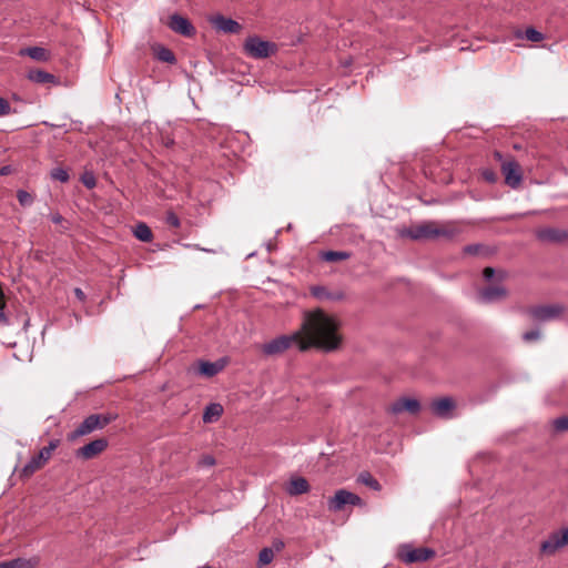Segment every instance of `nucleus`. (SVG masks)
I'll use <instances>...</instances> for the list:
<instances>
[{
  "mask_svg": "<svg viewBox=\"0 0 568 568\" xmlns=\"http://www.w3.org/2000/svg\"><path fill=\"white\" fill-rule=\"evenodd\" d=\"M52 453L49 452L45 447L41 448L38 456V459L40 462H43L44 464L51 458Z\"/></svg>",
  "mask_w": 568,
  "mask_h": 568,
  "instance_id": "79ce46f5",
  "label": "nucleus"
},
{
  "mask_svg": "<svg viewBox=\"0 0 568 568\" xmlns=\"http://www.w3.org/2000/svg\"><path fill=\"white\" fill-rule=\"evenodd\" d=\"M44 125H48V126H51V128H62L63 125H60V124H52V123H49V122H44Z\"/></svg>",
  "mask_w": 568,
  "mask_h": 568,
  "instance_id": "864d4df0",
  "label": "nucleus"
},
{
  "mask_svg": "<svg viewBox=\"0 0 568 568\" xmlns=\"http://www.w3.org/2000/svg\"><path fill=\"white\" fill-rule=\"evenodd\" d=\"M419 408L420 404L417 399L403 397L392 404L390 412L394 414H399L404 410H407L412 414H416L418 413Z\"/></svg>",
  "mask_w": 568,
  "mask_h": 568,
  "instance_id": "2eb2a0df",
  "label": "nucleus"
},
{
  "mask_svg": "<svg viewBox=\"0 0 568 568\" xmlns=\"http://www.w3.org/2000/svg\"><path fill=\"white\" fill-rule=\"evenodd\" d=\"M43 465H44V463L40 462L38 459V456L36 455L23 466V468L21 470V476L30 477L38 469H40Z\"/></svg>",
  "mask_w": 568,
  "mask_h": 568,
  "instance_id": "a878e982",
  "label": "nucleus"
},
{
  "mask_svg": "<svg viewBox=\"0 0 568 568\" xmlns=\"http://www.w3.org/2000/svg\"><path fill=\"white\" fill-rule=\"evenodd\" d=\"M274 558L273 548L265 547L258 554V565L265 566L268 565Z\"/></svg>",
  "mask_w": 568,
  "mask_h": 568,
  "instance_id": "2f4dec72",
  "label": "nucleus"
},
{
  "mask_svg": "<svg viewBox=\"0 0 568 568\" xmlns=\"http://www.w3.org/2000/svg\"><path fill=\"white\" fill-rule=\"evenodd\" d=\"M74 295L77 296V298H78L79 301H84V300H85V294H84V292H83L81 288H79V287H75V288H74Z\"/></svg>",
  "mask_w": 568,
  "mask_h": 568,
  "instance_id": "8fccbe9b",
  "label": "nucleus"
},
{
  "mask_svg": "<svg viewBox=\"0 0 568 568\" xmlns=\"http://www.w3.org/2000/svg\"><path fill=\"white\" fill-rule=\"evenodd\" d=\"M223 413V407L220 404L213 403L205 407V410L203 413V422L204 423H212L220 418V416Z\"/></svg>",
  "mask_w": 568,
  "mask_h": 568,
  "instance_id": "b1692460",
  "label": "nucleus"
},
{
  "mask_svg": "<svg viewBox=\"0 0 568 568\" xmlns=\"http://www.w3.org/2000/svg\"><path fill=\"white\" fill-rule=\"evenodd\" d=\"M243 49L246 55L253 59H265L274 54L277 47L271 41L262 40L257 36H252L245 40Z\"/></svg>",
  "mask_w": 568,
  "mask_h": 568,
  "instance_id": "20e7f679",
  "label": "nucleus"
},
{
  "mask_svg": "<svg viewBox=\"0 0 568 568\" xmlns=\"http://www.w3.org/2000/svg\"><path fill=\"white\" fill-rule=\"evenodd\" d=\"M560 532H561V540H564V545L568 546V528L560 530Z\"/></svg>",
  "mask_w": 568,
  "mask_h": 568,
  "instance_id": "603ef678",
  "label": "nucleus"
},
{
  "mask_svg": "<svg viewBox=\"0 0 568 568\" xmlns=\"http://www.w3.org/2000/svg\"><path fill=\"white\" fill-rule=\"evenodd\" d=\"M197 464L200 467H212L215 465V458L212 455H205Z\"/></svg>",
  "mask_w": 568,
  "mask_h": 568,
  "instance_id": "ea45409f",
  "label": "nucleus"
},
{
  "mask_svg": "<svg viewBox=\"0 0 568 568\" xmlns=\"http://www.w3.org/2000/svg\"><path fill=\"white\" fill-rule=\"evenodd\" d=\"M195 248L197 250H201V247L199 245H193ZM202 251L204 252H212L211 250H207V248H202Z\"/></svg>",
  "mask_w": 568,
  "mask_h": 568,
  "instance_id": "5fc2aeb1",
  "label": "nucleus"
},
{
  "mask_svg": "<svg viewBox=\"0 0 568 568\" xmlns=\"http://www.w3.org/2000/svg\"><path fill=\"white\" fill-rule=\"evenodd\" d=\"M11 172H12L11 165H3L2 168H0L1 176L9 175V174H11Z\"/></svg>",
  "mask_w": 568,
  "mask_h": 568,
  "instance_id": "09e8293b",
  "label": "nucleus"
},
{
  "mask_svg": "<svg viewBox=\"0 0 568 568\" xmlns=\"http://www.w3.org/2000/svg\"><path fill=\"white\" fill-rule=\"evenodd\" d=\"M106 447L108 440L105 438H98L80 447L75 452V456L83 460H89L100 455Z\"/></svg>",
  "mask_w": 568,
  "mask_h": 568,
  "instance_id": "9d476101",
  "label": "nucleus"
},
{
  "mask_svg": "<svg viewBox=\"0 0 568 568\" xmlns=\"http://www.w3.org/2000/svg\"><path fill=\"white\" fill-rule=\"evenodd\" d=\"M51 220L54 224H60L63 221V216L60 213H54L51 215Z\"/></svg>",
  "mask_w": 568,
  "mask_h": 568,
  "instance_id": "3c124183",
  "label": "nucleus"
},
{
  "mask_svg": "<svg viewBox=\"0 0 568 568\" xmlns=\"http://www.w3.org/2000/svg\"><path fill=\"white\" fill-rule=\"evenodd\" d=\"M81 182L88 189H93L97 184L95 176L92 172H84L81 176Z\"/></svg>",
  "mask_w": 568,
  "mask_h": 568,
  "instance_id": "f704fd0d",
  "label": "nucleus"
},
{
  "mask_svg": "<svg viewBox=\"0 0 568 568\" xmlns=\"http://www.w3.org/2000/svg\"><path fill=\"white\" fill-rule=\"evenodd\" d=\"M321 257L326 262H338L349 258L351 254L346 251H326L321 254Z\"/></svg>",
  "mask_w": 568,
  "mask_h": 568,
  "instance_id": "bb28decb",
  "label": "nucleus"
},
{
  "mask_svg": "<svg viewBox=\"0 0 568 568\" xmlns=\"http://www.w3.org/2000/svg\"><path fill=\"white\" fill-rule=\"evenodd\" d=\"M541 336V333L539 329H531L523 334V339L527 343L538 341Z\"/></svg>",
  "mask_w": 568,
  "mask_h": 568,
  "instance_id": "e433bc0d",
  "label": "nucleus"
},
{
  "mask_svg": "<svg viewBox=\"0 0 568 568\" xmlns=\"http://www.w3.org/2000/svg\"><path fill=\"white\" fill-rule=\"evenodd\" d=\"M561 532H552L545 541L541 542L540 550L545 555H554L559 548L564 547Z\"/></svg>",
  "mask_w": 568,
  "mask_h": 568,
  "instance_id": "f3484780",
  "label": "nucleus"
},
{
  "mask_svg": "<svg viewBox=\"0 0 568 568\" xmlns=\"http://www.w3.org/2000/svg\"><path fill=\"white\" fill-rule=\"evenodd\" d=\"M12 108L10 103L4 99L0 97V118L11 114Z\"/></svg>",
  "mask_w": 568,
  "mask_h": 568,
  "instance_id": "58836bf2",
  "label": "nucleus"
},
{
  "mask_svg": "<svg viewBox=\"0 0 568 568\" xmlns=\"http://www.w3.org/2000/svg\"><path fill=\"white\" fill-rule=\"evenodd\" d=\"M434 222L435 221H428L409 227H404L399 231V235L414 241L430 240L433 239Z\"/></svg>",
  "mask_w": 568,
  "mask_h": 568,
  "instance_id": "6e6552de",
  "label": "nucleus"
},
{
  "mask_svg": "<svg viewBox=\"0 0 568 568\" xmlns=\"http://www.w3.org/2000/svg\"><path fill=\"white\" fill-rule=\"evenodd\" d=\"M537 236L542 242L559 243L567 237V234L558 229L548 227L539 230Z\"/></svg>",
  "mask_w": 568,
  "mask_h": 568,
  "instance_id": "a211bd4d",
  "label": "nucleus"
},
{
  "mask_svg": "<svg viewBox=\"0 0 568 568\" xmlns=\"http://www.w3.org/2000/svg\"><path fill=\"white\" fill-rule=\"evenodd\" d=\"M515 37L518 39H527L528 41H531V42H540L545 38L540 31L536 30L532 27H529L524 31L516 30Z\"/></svg>",
  "mask_w": 568,
  "mask_h": 568,
  "instance_id": "5701e85b",
  "label": "nucleus"
},
{
  "mask_svg": "<svg viewBox=\"0 0 568 568\" xmlns=\"http://www.w3.org/2000/svg\"><path fill=\"white\" fill-rule=\"evenodd\" d=\"M51 178L62 183H65L69 181V173L67 170L62 168H55L51 171Z\"/></svg>",
  "mask_w": 568,
  "mask_h": 568,
  "instance_id": "72a5a7b5",
  "label": "nucleus"
},
{
  "mask_svg": "<svg viewBox=\"0 0 568 568\" xmlns=\"http://www.w3.org/2000/svg\"><path fill=\"white\" fill-rule=\"evenodd\" d=\"M114 419L115 416L112 414H92L85 417L77 429L69 434L68 438L74 440L78 437L89 435L94 430L104 428Z\"/></svg>",
  "mask_w": 568,
  "mask_h": 568,
  "instance_id": "7ed1b4c3",
  "label": "nucleus"
},
{
  "mask_svg": "<svg viewBox=\"0 0 568 568\" xmlns=\"http://www.w3.org/2000/svg\"><path fill=\"white\" fill-rule=\"evenodd\" d=\"M311 294L317 300H332L334 296L326 290V287L316 285L311 287Z\"/></svg>",
  "mask_w": 568,
  "mask_h": 568,
  "instance_id": "c756f323",
  "label": "nucleus"
},
{
  "mask_svg": "<svg viewBox=\"0 0 568 568\" xmlns=\"http://www.w3.org/2000/svg\"><path fill=\"white\" fill-rule=\"evenodd\" d=\"M284 542L281 539H276L273 541V545L271 548H273L274 551H281L284 548Z\"/></svg>",
  "mask_w": 568,
  "mask_h": 568,
  "instance_id": "49530a36",
  "label": "nucleus"
},
{
  "mask_svg": "<svg viewBox=\"0 0 568 568\" xmlns=\"http://www.w3.org/2000/svg\"><path fill=\"white\" fill-rule=\"evenodd\" d=\"M435 556V551L430 548H413L404 545L398 550V558L405 564L424 562Z\"/></svg>",
  "mask_w": 568,
  "mask_h": 568,
  "instance_id": "423d86ee",
  "label": "nucleus"
},
{
  "mask_svg": "<svg viewBox=\"0 0 568 568\" xmlns=\"http://www.w3.org/2000/svg\"><path fill=\"white\" fill-rule=\"evenodd\" d=\"M346 505L362 506L363 500L359 496L346 489H338L328 500V509L332 511H339Z\"/></svg>",
  "mask_w": 568,
  "mask_h": 568,
  "instance_id": "0eeeda50",
  "label": "nucleus"
},
{
  "mask_svg": "<svg viewBox=\"0 0 568 568\" xmlns=\"http://www.w3.org/2000/svg\"><path fill=\"white\" fill-rule=\"evenodd\" d=\"M27 78L34 82V83H40V84H44V83H57V79L53 74L47 72V71H43V70H39V69H34V70H30L28 73H27Z\"/></svg>",
  "mask_w": 568,
  "mask_h": 568,
  "instance_id": "412c9836",
  "label": "nucleus"
},
{
  "mask_svg": "<svg viewBox=\"0 0 568 568\" xmlns=\"http://www.w3.org/2000/svg\"><path fill=\"white\" fill-rule=\"evenodd\" d=\"M339 322L321 308L306 311L303 315L301 336L307 343V349L312 346L326 352L335 351L342 343Z\"/></svg>",
  "mask_w": 568,
  "mask_h": 568,
  "instance_id": "f257e3e1",
  "label": "nucleus"
},
{
  "mask_svg": "<svg viewBox=\"0 0 568 568\" xmlns=\"http://www.w3.org/2000/svg\"><path fill=\"white\" fill-rule=\"evenodd\" d=\"M507 295V291L503 286H489L478 292V301L480 303H493L504 298Z\"/></svg>",
  "mask_w": 568,
  "mask_h": 568,
  "instance_id": "4468645a",
  "label": "nucleus"
},
{
  "mask_svg": "<svg viewBox=\"0 0 568 568\" xmlns=\"http://www.w3.org/2000/svg\"><path fill=\"white\" fill-rule=\"evenodd\" d=\"M483 178L489 183H495L497 181V174L491 170H484Z\"/></svg>",
  "mask_w": 568,
  "mask_h": 568,
  "instance_id": "37998d69",
  "label": "nucleus"
},
{
  "mask_svg": "<svg viewBox=\"0 0 568 568\" xmlns=\"http://www.w3.org/2000/svg\"><path fill=\"white\" fill-rule=\"evenodd\" d=\"M357 481L374 490L381 489L379 483L367 471L359 474Z\"/></svg>",
  "mask_w": 568,
  "mask_h": 568,
  "instance_id": "cd10ccee",
  "label": "nucleus"
},
{
  "mask_svg": "<svg viewBox=\"0 0 568 568\" xmlns=\"http://www.w3.org/2000/svg\"><path fill=\"white\" fill-rule=\"evenodd\" d=\"M479 251V245H468L465 247V252L468 254H477Z\"/></svg>",
  "mask_w": 568,
  "mask_h": 568,
  "instance_id": "de8ad7c7",
  "label": "nucleus"
},
{
  "mask_svg": "<svg viewBox=\"0 0 568 568\" xmlns=\"http://www.w3.org/2000/svg\"><path fill=\"white\" fill-rule=\"evenodd\" d=\"M564 307L559 304H551V305H544V306H537L532 307L529 313L530 315L540 322L550 321L554 318L559 317V315L562 313Z\"/></svg>",
  "mask_w": 568,
  "mask_h": 568,
  "instance_id": "9b49d317",
  "label": "nucleus"
},
{
  "mask_svg": "<svg viewBox=\"0 0 568 568\" xmlns=\"http://www.w3.org/2000/svg\"><path fill=\"white\" fill-rule=\"evenodd\" d=\"M168 26L172 31L184 37H192L195 34V28L192 23L186 18L178 13L170 17Z\"/></svg>",
  "mask_w": 568,
  "mask_h": 568,
  "instance_id": "f8f14e48",
  "label": "nucleus"
},
{
  "mask_svg": "<svg viewBox=\"0 0 568 568\" xmlns=\"http://www.w3.org/2000/svg\"><path fill=\"white\" fill-rule=\"evenodd\" d=\"M460 233V229L455 222H444L438 223L434 222V232L433 239L444 237L446 240H452Z\"/></svg>",
  "mask_w": 568,
  "mask_h": 568,
  "instance_id": "ddd939ff",
  "label": "nucleus"
},
{
  "mask_svg": "<svg viewBox=\"0 0 568 568\" xmlns=\"http://www.w3.org/2000/svg\"><path fill=\"white\" fill-rule=\"evenodd\" d=\"M483 275L486 281H491L495 276V270L493 267H486Z\"/></svg>",
  "mask_w": 568,
  "mask_h": 568,
  "instance_id": "c03bdc74",
  "label": "nucleus"
},
{
  "mask_svg": "<svg viewBox=\"0 0 568 568\" xmlns=\"http://www.w3.org/2000/svg\"><path fill=\"white\" fill-rule=\"evenodd\" d=\"M17 199L22 206H30L33 203V197L24 190L17 191Z\"/></svg>",
  "mask_w": 568,
  "mask_h": 568,
  "instance_id": "473e14b6",
  "label": "nucleus"
},
{
  "mask_svg": "<svg viewBox=\"0 0 568 568\" xmlns=\"http://www.w3.org/2000/svg\"><path fill=\"white\" fill-rule=\"evenodd\" d=\"M60 445L59 439H51L47 446H44L49 452L53 453L58 446Z\"/></svg>",
  "mask_w": 568,
  "mask_h": 568,
  "instance_id": "a18cd8bd",
  "label": "nucleus"
},
{
  "mask_svg": "<svg viewBox=\"0 0 568 568\" xmlns=\"http://www.w3.org/2000/svg\"><path fill=\"white\" fill-rule=\"evenodd\" d=\"M0 568H29V561L23 558L0 561Z\"/></svg>",
  "mask_w": 568,
  "mask_h": 568,
  "instance_id": "c85d7f7f",
  "label": "nucleus"
},
{
  "mask_svg": "<svg viewBox=\"0 0 568 568\" xmlns=\"http://www.w3.org/2000/svg\"><path fill=\"white\" fill-rule=\"evenodd\" d=\"M19 54L20 55H28L32 60L41 61V62L48 61L49 58H50V54L48 53V51L44 48H42V47H28V48H23V49L20 50Z\"/></svg>",
  "mask_w": 568,
  "mask_h": 568,
  "instance_id": "4be33fe9",
  "label": "nucleus"
},
{
  "mask_svg": "<svg viewBox=\"0 0 568 568\" xmlns=\"http://www.w3.org/2000/svg\"><path fill=\"white\" fill-rule=\"evenodd\" d=\"M166 223L173 227H179L180 226V219L178 217L176 214H174L173 212H169L166 214V219H165Z\"/></svg>",
  "mask_w": 568,
  "mask_h": 568,
  "instance_id": "a19ab883",
  "label": "nucleus"
},
{
  "mask_svg": "<svg viewBox=\"0 0 568 568\" xmlns=\"http://www.w3.org/2000/svg\"><path fill=\"white\" fill-rule=\"evenodd\" d=\"M209 21L219 32L236 34L242 30V26L237 21L232 18L224 17L223 14L212 16Z\"/></svg>",
  "mask_w": 568,
  "mask_h": 568,
  "instance_id": "1a4fd4ad",
  "label": "nucleus"
},
{
  "mask_svg": "<svg viewBox=\"0 0 568 568\" xmlns=\"http://www.w3.org/2000/svg\"><path fill=\"white\" fill-rule=\"evenodd\" d=\"M225 366V362L223 359L216 362H205L202 361L199 364L200 374L206 377H213L219 374Z\"/></svg>",
  "mask_w": 568,
  "mask_h": 568,
  "instance_id": "aec40b11",
  "label": "nucleus"
},
{
  "mask_svg": "<svg viewBox=\"0 0 568 568\" xmlns=\"http://www.w3.org/2000/svg\"><path fill=\"white\" fill-rule=\"evenodd\" d=\"M455 408V403L449 397L433 400L432 410L438 417H449L450 412Z\"/></svg>",
  "mask_w": 568,
  "mask_h": 568,
  "instance_id": "dca6fc26",
  "label": "nucleus"
},
{
  "mask_svg": "<svg viewBox=\"0 0 568 568\" xmlns=\"http://www.w3.org/2000/svg\"><path fill=\"white\" fill-rule=\"evenodd\" d=\"M156 58L162 62H168V63L175 62L174 53L165 47L159 48V50L156 51Z\"/></svg>",
  "mask_w": 568,
  "mask_h": 568,
  "instance_id": "7c9ffc66",
  "label": "nucleus"
},
{
  "mask_svg": "<svg viewBox=\"0 0 568 568\" xmlns=\"http://www.w3.org/2000/svg\"><path fill=\"white\" fill-rule=\"evenodd\" d=\"M494 156L500 162L501 172L505 175V183L508 186L516 189L523 179L517 161L514 159L504 160L503 154L499 151H496Z\"/></svg>",
  "mask_w": 568,
  "mask_h": 568,
  "instance_id": "39448f33",
  "label": "nucleus"
},
{
  "mask_svg": "<svg viewBox=\"0 0 568 568\" xmlns=\"http://www.w3.org/2000/svg\"><path fill=\"white\" fill-rule=\"evenodd\" d=\"M296 346L298 351H307V343L301 336V332L277 336L262 345V352L266 356L283 354L290 347Z\"/></svg>",
  "mask_w": 568,
  "mask_h": 568,
  "instance_id": "f03ea898",
  "label": "nucleus"
},
{
  "mask_svg": "<svg viewBox=\"0 0 568 568\" xmlns=\"http://www.w3.org/2000/svg\"><path fill=\"white\" fill-rule=\"evenodd\" d=\"M133 234L142 242H150L153 237L151 229L142 222L135 225Z\"/></svg>",
  "mask_w": 568,
  "mask_h": 568,
  "instance_id": "393cba45",
  "label": "nucleus"
},
{
  "mask_svg": "<svg viewBox=\"0 0 568 568\" xmlns=\"http://www.w3.org/2000/svg\"><path fill=\"white\" fill-rule=\"evenodd\" d=\"M310 490L308 481L304 477H293L286 487V491L291 496L305 494Z\"/></svg>",
  "mask_w": 568,
  "mask_h": 568,
  "instance_id": "6ab92c4d",
  "label": "nucleus"
},
{
  "mask_svg": "<svg viewBox=\"0 0 568 568\" xmlns=\"http://www.w3.org/2000/svg\"><path fill=\"white\" fill-rule=\"evenodd\" d=\"M554 427L556 430L565 432L568 430V416H562L554 420Z\"/></svg>",
  "mask_w": 568,
  "mask_h": 568,
  "instance_id": "4c0bfd02",
  "label": "nucleus"
},
{
  "mask_svg": "<svg viewBox=\"0 0 568 568\" xmlns=\"http://www.w3.org/2000/svg\"><path fill=\"white\" fill-rule=\"evenodd\" d=\"M4 306H6L4 294H3L2 288L0 287V323L3 324V325H8L9 324V318L4 314V311H3Z\"/></svg>",
  "mask_w": 568,
  "mask_h": 568,
  "instance_id": "c9c22d12",
  "label": "nucleus"
}]
</instances>
